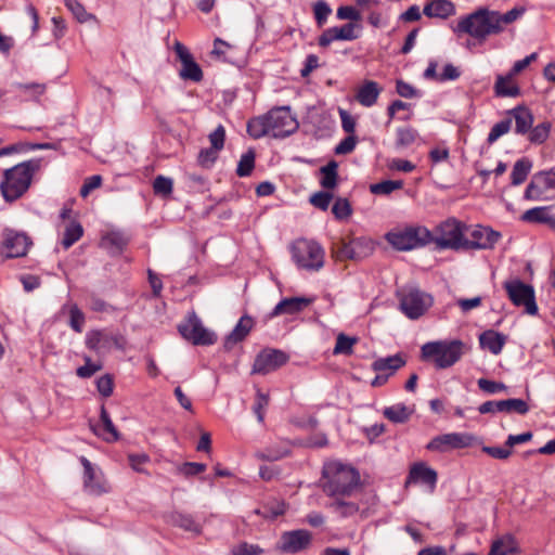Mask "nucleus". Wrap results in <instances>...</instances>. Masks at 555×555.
I'll return each mask as SVG.
<instances>
[{
    "mask_svg": "<svg viewBox=\"0 0 555 555\" xmlns=\"http://www.w3.org/2000/svg\"><path fill=\"white\" fill-rule=\"evenodd\" d=\"M418 138V132L412 127H400L396 131L395 147L402 151L411 146Z\"/></svg>",
    "mask_w": 555,
    "mask_h": 555,
    "instance_id": "obj_40",
    "label": "nucleus"
},
{
    "mask_svg": "<svg viewBox=\"0 0 555 555\" xmlns=\"http://www.w3.org/2000/svg\"><path fill=\"white\" fill-rule=\"evenodd\" d=\"M456 31L468 34L478 40H485L490 35L500 34L501 28L498 26V21L494 20L493 11L481 8L461 18Z\"/></svg>",
    "mask_w": 555,
    "mask_h": 555,
    "instance_id": "obj_5",
    "label": "nucleus"
},
{
    "mask_svg": "<svg viewBox=\"0 0 555 555\" xmlns=\"http://www.w3.org/2000/svg\"><path fill=\"white\" fill-rule=\"evenodd\" d=\"M289 454H291V442L282 441L276 444L269 446L261 451H258L256 453V456L259 460L273 462V461H279L283 457H286Z\"/></svg>",
    "mask_w": 555,
    "mask_h": 555,
    "instance_id": "obj_33",
    "label": "nucleus"
},
{
    "mask_svg": "<svg viewBox=\"0 0 555 555\" xmlns=\"http://www.w3.org/2000/svg\"><path fill=\"white\" fill-rule=\"evenodd\" d=\"M100 420V425L90 424L91 430L106 442L117 441L119 439V433L104 405H101Z\"/></svg>",
    "mask_w": 555,
    "mask_h": 555,
    "instance_id": "obj_23",
    "label": "nucleus"
},
{
    "mask_svg": "<svg viewBox=\"0 0 555 555\" xmlns=\"http://www.w3.org/2000/svg\"><path fill=\"white\" fill-rule=\"evenodd\" d=\"M169 521L171 525L193 534L202 533V524L191 514L173 512L169 515Z\"/></svg>",
    "mask_w": 555,
    "mask_h": 555,
    "instance_id": "obj_29",
    "label": "nucleus"
},
{
    "mask_svg": "<svg viewBox=\"0 0 555 555\" xmlns=\"http://www.w3.org/2000/svg\"><path fill=\"white\" fill-rule=\"evenodd\" d=\"M505 343L506 336L493 330L486 331L479 336L480 347L495 356L501 353Z\"/></svg>",
    "mask_w": 555,
    "mask_h": 555,
    "instance_id": "obj_28",
    "label": "nucleus"
},
{
    "mask_svg": "<svg viewBox=\"0 0 555 555\" xmlns=\"http://www.w3.org/2000/svg\"><path fill=\"white\" fill-rule=\"evenodd\" d=\"M102 369V365L91 361L90 357H85V365L77 369V375L81 378H89Z\"/></svg>",
    "mask_w": 555,
    "mask_h": 555,
    "instance_id": "obj_59",
    "label": "nucleus"
},
{
    "mask_svg": "<svg viewBox=\"0 0 555 555\" xmlns=\"http://www.w3.org/2000/svg\"><path fill=\"white\" fill-rule=\"evenodd\" d=\"M477 384L480 390L489 395H494L507 390V386L505 384L501 382L490 380L487 378H479Z\"/></svg>",
    "mask_w": 555,
    "mask_h": 555,
    "instance_id": "obj_55",
    "label": "nucleus"
},
{
    "mask_svg": "<svg viewBox=\"0 0 555 555\" xmlns=\"http://www.w3.org/2000/svg\"><path fill=\"white\" fill-rule=\"evenodd\" d=\"M337 259L359 260L366 257L372 250L373 245L365 238H354L350 242H340L333 248Z\"/></svg>",
    "mask_w": 555,
    "mask_h": 555,
    "instance_id": "obj_17",
    "label": "nucleus"
},
{
    "mask_svg": "<svg viewBox=\"0 0 555 555\" xmlns=\"http://www.w3.org/2000/svg\"><path fill=\"white\" fill-rule=\"evenodd\" d=\"M412 410L402 403L388 406L384 410V416L393 423H405L411 414Z\"/></svg>",
    "mask_w": 555,
    "mask_h": 555,
    "instance_id": "obj_41",
    "label": "nucleus"
},
{
    "mask_svg": "<svg viewBox=\"0 0 555 555\" xmlns=\"http://www.w3.org/2000/svg\"><path fill=\"white\" fill-rule=\"evenodd\" d=\"M332 212L336 219H347L352 212L349 201L347 198L338 197L332 207Z\"/></svg>",
    "mask_w": 555,
    "mask_h": 555,
    "instance_id": "obj_52",
    "label": "nucleus"
},
{
    "mask_svg": "<svg viewBox=\"0 0 555 555\" xmlns=\"http://www.w3.org/2000/svg\"><path fill=\"white\" fill-rule=\"evenodd\" d=\"M504 288L508 298L515 306H524L528 314L534 315L538 312V306L534 298V289L520 280L506 281Z\"/></svg>",
    "mask_w": 555,
    "mask_h": 555,
    "instance_id": "obj_13",
    "label": "nucleus"
},
{
    "mask_svg": "<svg viewBox=\"0 0 555 555\" xmlns=\"http://www.w3.org/2000/svg\"><path fill=\"white\" fill-rule=\"evenodd\" d=\"M173 181L164 176H157L153 182V190L156 195L169 196L172 193Z\"/></svg>",
    "mask_w": 555,
    "mask_h": 555,
    "instance_id": "obj_51",
    "label": "nucleus"
},
{
    "mask_svg": "<svg viewBox=\"0 0 555 555\" xmlns=\"http://www.w3.org/2000/svg\"><path fill=\"white\" fill-rule=\"evenodd\" d=\"M396 91L400 96L405 99H413L420 95L418 91L412 85L403 80H397Z\"/></svg>",
    "mask_w": 555,
    "mask_h": 555,
    "instance_id": "obj_63",
    "label": "nucleus"
},
{
    "mask_svg": "<svg viewBox=\"0 0 555 555\" xmlns=\"http://www.w3.org/2000/svg\"><path fill=\"white\" fill-rule=\"evenodd\" d=\"M262 550L258 545L248 544L246 542L238 544L233 548V555H259Z\"/></svg>",
    "mask_w": 555,
    "mask_h": 555,
    "instance_id": "obj_64",
    "label": "nucleus"
},
{
    "mask_svg": "<svg viewBox=\"0 0 555 555\" xmlns=\"http://www.w3.org/2000/svg\"><path fill=\"white\" fill-rule=\"evenodd\" d=\"M313 13L318 26H323L328 15L332 13V9L325 1L320 0L314 3Z\"/></svg>",
    "mask_w": 555,
    "mask_h": 555,
    "instance_id": "obj_56",
    "label": "nucleus"
},
{
    "mask_svg": "<svg viewBox=\"0 0 555 555\" xmlns=\"http://www.w3.org/2000/svg\"><path fill=\"white\" fill-rule=\"evenodd\" d=\"M357 343L356 337H349L345 334H339L336 338V344L333 350L334 354H351L352 347Z\"/></svg>",
    "mask_w": 555,
    "mask_h": 555,
    "instance_id": "obj_47",
    "label": "nucleus"
},
{
    "mask_svg": "<svg viewBox=\"0 0 555 555\" xmlns=\"http://www.w3.org/2000/svg\"><path fill=\"white\" fill-rule=\"evenodd\" d=\"M399 298L401 311L412 320L422 317L433 305V297L418 288L403 289Z\"/></svg>",
    "mask_w": 555,
    "mask_h": 555,
    "instance_id": "obj_9",
    "label": "nucleus"
},
{
    "mask_svg": "<svg viewBox=\"0 0 555 555\" xmlns=\"http://www.w3.org/2000/svg\"><path fill=\"white\" fill-rule=\"evenodd\" d=\"M382 92V88L376 81L365 80L357 90L356 100L364 107H371L376 102Z\"/></svg>",
    "mask_w": 555,
    "mask_h": 555,
    "instance_id": "obj_27",
    "label": "nucleus"
},
{
    "mask_svg": "<svg viewBox=\"0 0 555 555\" xmlns=\"http://www.w3.org/2000/svg\"><path fill=\"white\" fill-rule=\"evenodd\" d=\"M387 242L397 250H411L431 242V232L425 227H410L386 234Z\"/></svg>",
    "mask_w": 555,
    "mask_h": 555,
    "instance_id": "obj_8",
    "label": "nucleus"
},
{
    "mask_svg": "<svg viewBox=\"0 0 555 555\" xmlns=\"http://www.w3.org/2000/svg\"><path fill=\"white\" fill-rule=\"evenodd\" d=\"M501 236L500 232L489 227H468V230H465L464 250L492 249Z\"/></svg>",
    "mask_w": 555,
    "mask_h": 555,
    "instance_id": "obj_12",
    "label": "nucleus"
},
{
    "mask_svg": "<svg viewBox=\"0 0 555 555\" xmlns=\"http://www.w3.org/2000/svg\"><path fill=\"white\" fill-rule=\"evenodd\" d=\"M337 169L338 164L336 160H331L325 166L320 168V173L322 176L320 184L322 188L327 190L336 188L338 181Z\"/></svg>",
    "mask_w": 555,
    "mask_h": 555,
    "instance_id": "obj_38",
    "label": "nucleus"
},
{
    "mask_svg": "<svg viewBox=\"0 0 555 555\" xmlns=\"http://www.w3.org/2000/svg\"><path fill=\"white\" fill-rule=\"evenodd\" d=\"M82 225L77 221H70L65 228L64 236L61 242L63 247L68 249L82 236Z\"/></svg>",
    "mask_w": 555,
    "mask_h": 555,
    "instance_id": "obj_42",
    "label": "nucleus"
},
{
    "mask_svg": "<svg viewBox=\"0 0 555 555\" xmlns=\"http://www.w3.org/2000/svg\"><path fill=\"white\" fill-rule=\"evenodd\" d=\"M86 347L94 351L98 356H104L113 347L122 349L125 339L121 335L107 330H91L86 334Z\"/></svg>",
    "mask_w": 555,
    "mask_h": 555,
    "instance_id": "obj_10",
    "label": "nucleus"
},
{
    "mask_svg": "<svg viewBox=\"0 0 555 555\" xmlns=\"http://www.w3.org/2000/svg\"><path fill=\"white\" fill-rule=\"evenodd\" d=\"M403 188V181L401 180H384L378 183L370 185V191L375 195H388L396 190Z\"/></svg>",
    "mask_w": 555,
    "mask_h": 555,
    "instance_id": "obj_44",
    "label": "nucleus"
},
{
    "mask_svg": "<svg viewBox=\"0 0 555 555\" xmlns=\"http://www.w3.org/2000/svg\"><path fill=\"white\" fill-rule=\"evenodd\" d=\"M482 451L493 459L507 460L512 455V450L508 447H482Z\"/></svg>",
    "mask_w": 555,
    "mask_h": 555,
    "instance_id": "obj_62",
    "label": "nucleus"
},
{
    "mask_svg": "<svg viewBox=\"0 0 555 555\" xmlns=\"http://www.w3.org/2000/svg\"><path fill=\"white\" fill-rule=\"evenodd\" d=\"M254 324L255 323L251 317L247 314L243 315L232 332L225 337L224 348L230 350L234 345L244 340L254 327Z\"/></svg>",
    "mask_w": 555,
    "mask_h": 555,
    "instance_id": "obj_26",
    "label": "nucleus"
},
{
    "mask_svg": "<svg viewBox=\"0 0 555 555\" xmlns=\"http://www.w3.org/2000/svg\"><path fill=\"white\" fill-rule=\"evenodd\" d=\"M31 244L33 242L26 233L4 229L0 253L8 258L23 257L27 254Z\"/></svg>",
    "mask_w": 555,
    "mask_h": 555,
    "instance_id": "obj_14",
    "label": "nucleus"
},
{
    "mask_svg": "<svg viewBox=\"0 0 555 555\" xmlns=\"http://www.w3.org/2000/svg\"><path fill=\"white\" fill-rule=\"evenodd\" d=\"M69 317H70V320H69L70 327L75 332L81 333L82 326L85 323V314L82 313V311L75 305L70 308Z\"/></svg>",
    "mask_w": 555,
    "mask_h": 555,
    "instance_id": "obj_60",
    "label": "nucleus"
},
{
    "mask_svg": "<svg viewBox=\"0 0 555 555\" xmlns=\"http://www.w3.org/2000/svg\"><path fill=\"white\" fill-rule=\"evenodd\" d=\"M531 168H532V162L529 158L522 157V158L518 159L514 164L512 172H511L512 184L519 185V184L524 183L526 181L528 175L530 173Z\"/></svg>",
    "mask_w": 555,
    "mask_h": 555,
    "instance_id": "obj_39",
    "label": "nucleus"
},
{
    "mask_svg": "<svg viewBox=\"0 0 555 555\" xmlns=\"http://www.w3.org/2000/svg\"><path fill=\"white\" fill-rule=\"evenodd\" d=\"M298 121L289 106H279L267 114L251 118L247 122V132L254 139L264 135L285 138L298 129Z\"/></svg>",
    "mask_w": 555,
    "mask_h": 555,
    "instance_id": "obj_1",
    "label": "nucleus"
},
{
    "mask_svg": "<svg viewBox=\"0 0 555 555\" xmlns=\"http://www.w3.org/2000/svg\"><path fill=\"white\" fill-rule=\"evenodd\" d=\"M521 221L528 223H544L555 228V218L550 214V207L540 206L526 210L521 216Z\"/></svg>",
    "mask_w": 555,
    "mask_h": 555,
    "instance_id": "obj_32",
    "label": "nucleus"
},
{
    "mask_svg": "<svg viewBox=\"0 0 555 555\" xmlns=\"http://www.w3.org/2000/svg\"><path fill=\"white\" fill-rule=\"evenodd\" d=\"M544 191L541 189L535 179L532 177L530 183L527 185L524 198L527 201H539L542 198Z\"/></svg>",
    "mask_w": 555,
    "mask_h": 555,
    "instance_id": "obj_61",
    "label": "nucleus"
},
{
    "mask_svg": "<svg viewBox=\"0 0 555 555\" xmlns=\"http://www.w3.org/2000/svg\"><path fill=\"white\" fill-rule=\"evenodd\" d=\"M517 553V541L512 534H505L492 542L488 555H516Z\"/></svg>",
    "mask_w": 555,
    "mask_h": 555,
    "instance_id": "obj_34",
    "label": "nucleus"
},
{
    "mask_svg": "<svg viewBox=\"0 0 555 555\" xmlns=\"http://www.w3.org/2000/svg\"><path fill=\"white\" fill-rule=\"evenodd\" d=\"M478 411L480 414L488 413H517L525 415L529 411V406L525 400L513 398L499 401H486L479 405Z\"/></svg>",
    "mask_w": 555,
    "mask_h": 555,
    "instance_id": "obj_20",
    "label": "nucleus"
},
{
    "mask_svg": "<svg viewBox=\"0 0 555 555\" xmlns=\"http://www.w3.org/2000/svg\"><path fill=\"white\" fill-rule=\"evenodd\" d=\"M465 230H468V225L455 218H449L437 225L435 235L431 234V242L439 249L464 250Z\"/></svg>",
    "mask_w": 555,
    "mask_h": 555,
    "instance_id": "obj_7",
    "label": "nucleus"
},
{
    "mask_svg": "<svg viewBox=\"0 0 555 555\" xmlns=\"http://www.w3.org/2000/svg\"><path fill=\"white\" fill-rule=\"evenodd\" d=\"M218 153L219 151L214 147L201 150L197 156L198 165L204 168H209L218 158Z\"/></svg>",
    "mask_w": 555,
    "mask_h": 555,
    "instance_id": "obj_57",
    "label": "nucleus"
},
{
    "mask_svg": "<svg viewBox=\"0 0 555 555\" xmlns=\"http://www.w3.org/2000/svg\"><path fill=\"white\" fill-rule=\"evenodd\" d=\"M494 91L496 96H511L515 98L520 94L519 87L513 82V76L509 74L502 76H496V81L494 83Z\"/></svg>",
    "mask_w": 555,
    "mask_h": 555,
    "instance_id": "obj_37",
    "label": "nucleus"
},
{
    "mask_svg": "<svg viewBox=\"0 0 555 555\" xmlns=\"http://www.w3.org/2000/svg\"><path fill=\"white\" fill-rule=\"evenodd\" d=\"M467 346L460 339L429 341L422 346L423 360H431L439 370L454 365L466 352Z\"/></svg>",
    "mask_w": 555,
    "mask_h": 555,
    "instance_id": "obj_4",
    "label": "nucleus"
},
{
    "mask_svg": "<svg viewBox=\"0 0 555 555\" xmlns=\"http://www.w3.org/2000/svg\"><path fill=\"white\" fill-rule=\"evenodd\" d=\"M331 507L335 513L339 514L343 517L351 516L356 514L359 509L358 505L353 502H346L341 500H336L331 504Z\"/></svg>",
    "mask_w": 555,
    "mask_h": 555,
    "instance_id": "obj_54",
    "label": "nucleus"
},
{
    "mask_svg": "<svg viewBox=\"0 0 555 555\" xmlns=\"http://www.w3.org/2000/svg\"><path fill=\"white\" fill-rule=\"evenodd\" d=\"M183 338L197 346H209L216 343L217 336L214 332L207 330L201 319L192 313L178 326Z\"/></svg>",
    "mask_w": 555,
    "mask_h": 555,
    "instance_id": "obj_11",
    "label": "nucleus"
},
{
    "mask_svg": "<svg viewBox=\"0 0 555 555\" xmlns=\"http://www.w3.org/2000/svg\"><path fill=\"white\" fill-rule=\"evenodd\" d=\"M512 127V118H505L491 128L487 141L489 144L494 143L496 140H499L502 135L506 134Z\"/></svg>",
    "mask_w": 555,
    "mask_h": 555,
    "instance_id": "obj_48",
    "label": "nucleus"
},
{
    "mask_svg": "<svg viewBox=\"0 0 555 555\" xmlns=\"http://www.w3.org/2000/svg\"><path fill=\"white\" fill-rule=\"evenodd\" d=\"M286 505L282 501H272L266 504L262 509H257V514H261L266 518L274 519L285 513Z\"/></svg>",
    "mask_w": 555,
    "mask_h": 555,
    "instance_id": "obj_46",
    "label": "nucleus"
},
{
    "mask_svg": "<svg viewBox=\"0 0 555 555\" xmlns=\"http://www.w3.org/2000/svg\"><path fill=\"white\" fill-rule=\"evenodd\" d=\"M41 168V159L22 162L5 169L0 182V191L5 202L12 203L29 189L34 175Z\"/></svg>",
    "mask_w": 555,
    "mask_h": 555,
    "instance_id": "obj_2",
    "label": "nucleus"
},
{
    "mask_svg": "<svg viewBox=\"0 0 555 555\" xmlns=\"http://www.w3.org/2000/svg\"><path fill=\"white\" fill-rule=\"evenodd\" d=\"M292 257L298 268L319 271L324 266L325 251L315 241L299 238L291 246Z\"/></svg>",
    "mask_w": 555,
    "mask_h": 555,
    "instance_id": "obj_6",
    "label": "nucleus"
},
{
    "mask_svg": "<svg viewBox=\"0 0 555 555\" xmlns=\"http://www.w3.org/2000/svg\"><path fill=\"white\" fill-rule=\"evenodd\" d=\"M428 17L448 18L455 13L454 4L449 0H431L423 10Z\"/></svg>",
    "mask_w": 555,
    "mask_h": 555,
    "instance_id": "obj_30",
    "label": "nucleus"
},
{
    "mask_svg": "<svg viewBox=\"0 0 555 555\" xmlns=\"http://www.w3.org/2000/svg\"><path fill=\"white\" fill-rule=\"evenodd\" d=\"M288 361V356L278 349H264L257 354L254 361L253 374L266 375L271 373Z\"/></svg>",
    "mask_w": 555,
    "mask_h": 555,
    "instance_id": "obj_16",
    "label": "nucleus"
},
{
    "mask_svg": "<svg viewBox=\"0 0 555 555\" xmlns=\"http://www.w3.org/2000/svg\"><path fill=\"white\" fill-rule=\"evenodd\" d=\"M175 52L181 62L180 77L184 80L199 82L203 79V70L189 50L182 43L176 42Z\"/></svg>",
    "mask_w": 555,
    "mask_h": 555,
    "instance_id": "obj_18",
    "label": "nucleus"
},
{
    "mask_svg": "<svg viewBox=\"0 0 555 555\" xmlns=\"http://www.w3.org/2000/svg\"><path fill=\"white\" fill-rule=\"evenodd\" d=\"M509 114L515 119L516 133H518V134L528 133L533 124V116H532L531 112L524 106H517V107L513 108L509 112Z\"/></svg>",
    "mask_w": 555,
    "mask_h": 555,
    "instance_id": "obj_35",
    "label": "nucleus"
},
{
    "mask_svg": "<svg viewBox=\"0 0 555 555\" xmlns=\"http://www.w3.org/2000/svg\"><path fill=\"white\" fill-rule=\"evenodd\" d=\"M525 13L524 8H513L508 12L501 14L498 11H493L494 20L498 21V26L501 28V31L503 30L504 24H511L515 22L517 18H519Z\"/></svg>",
    "mask_w": 555,
    "mask_h": 555,
    "instance_id": "obj_49",
    "label": "nucleus"
},
{
    "mask_svg": "<svg viewBox=\"0 0 555 555\" xmlns=\"http://www.w3.org/2000/svg\"><path fill=\"white\" fill-rule=\"evenodd\" d=\"M255 166V154L253 151H248L247 153L241 156V159L237 164L236 175L238 177H247L250 175Z\"/></svg>",
    "mask_w": 555,
    "mask_h": 555,
    "instance_id": "obj_50",
    "label": "nucleus"
},
{
    "mask_svg": "<svg viewBox=\"0 0 555 555\" xmlns=\"http://www.w3.org/2000/svg\"><path fill=\"white\" fill-rule=\"evenodd\" d=\"M535 179V182L539 183L541 189L545 192L547 190L555 189V171H540L532 176Z\"/></svg>",
    "mask_w": 555,
    "mask_h": 555,
    "instance_id": "obj_53",
    "label": "nucleus"
},
{
    "mask_svg": "<svg viewBox=\"0 0 555 555\" xmlns=\"http://www.w3.org/2000/svg\"><path fill=\"white\" fill-rule=\"evenodd\" d=\"M332 199L333 195L331 193L320 191L311 195L310 203L321 210H327Z\"/></svg>",
    "mask_w": 555,
    "mask_h": 555,
    "instance_id": "obj_58",
    "label": "nucleus"
},
{
    "mask_svg": "<svg viewBox=\"0 0 555 555\" xmlns=\"http://www.w3.org/2000/svg\"><path fill=\"white\" fill-rule=\"evenodd\" d=\"M404 365L405 359L400 353H397L393 356L376 359L372 363V370L379 373L388 371L387 375L391 376Z\"/></svg>",
    "mask_w": 555,
    "mask_h": 555,
    "instance_id": "obj_31",
    "label": "nucleus"
},
{
    "mask_svg": "<svg viewBox=\"0 0 555 555\" xmlns=\"http://www.w3.org/2000/svg\"><path fill=\"white\" fill-rule=\"evenodd\" d=\"M361 26L347 23L340 27H331L325 29L318 39L320 47H328L333 41L345 40L351 41L360 37Z\"/></svg>",
    "mask_w": 555,
    "mask_h": 555,
    "instance_id": "obj_21",
    "label": "nucleus"
},
{
    "mask_svg": "<svg viewBox=\"0 0 555 555\" xmlns=\"http://www.w3.org/2000/svg\"><path fill=\"white\" fill-rule=\"evenodd\" d=\"M312 302L311 298L307 297H289L282 299L272 310L270 317H278L280 314H295L302 311Z\"/></svg>",
    "mask_w": 555,
    "mask_h": 555,
    "instance_id": "obj_25",
    "label": "nucleus"
},
{
    "mask_svg": "<svg viewBox=\"0 0 555 555\" xmlns=\"http://www.w3.org/2000/svg\"><path fill=\"white\" fill-rule=\"evenodd\" d=\"M424 483L435 489L437 483V473L424 463L415 464L411 467L406 483Z\"/></svg>",
    "mask_w": 555,
    "mask_h": 555,
    "instance_id": "obj_24",
    "label": "nucleus"
},
{
    "mask_svg": "<svg viewBox=\"0 0 555 555\" xmlns=\"http://www.w3.org/2000/svg\"><path fill=\"white\" fill-rule=\"evenodd\" d=\"M311 534L307 530L284 532L279 548L284 553L295 554L309 546Z\"/></svg>",
    "mask_w": 555,
    "mask_h": 555,
    "instance_id": "obj_22",
    "label": "nucleus"
},
{
    "mask_svg": "<svg viewBox=\"0 0 555 555\" xmlns=\"http://www.w3.org/2000/svg\"><path fill=\"white\" fill-rule=\"evenodd\" d=\"M129 237L120 231H111L106 233L101 241V245L112 254H119L127 246Z\"/></svg>",
    "mask_w": 555,
    "mask_h": 555,
    "instance_id": "obj_36",
    "label": "nucleus"
},
{
    "mask_svg": "<svg viewBox=\"0 0 555 555\" xmlns=\"http://www.w3.org/2000/svg\"><path fill=\"white\" fill-rule=\"evenodd\" d=\"M550 131H551V124L550 122H542V124H539L537 125L535 127H531V129L529 130V141L531 143H534V144H542L544 143L548 135H550Z\"/></svg>",
    "mask_w": 555,
    "mask_h": 555,
    "instance_id": "obj_45",
    "label": "nucleus"
},
{
    "mask_svg": "<svg viewBox=\"0 0 555 555\" xmlns=\"http://www.w3.org/2000/svg\"><path fill=\"white\" fill-rule=\"evenodd\" d=\"M64 4L79 23L96 20L95 15L88 13L85 5L78 0H64Z\"/></svg>",
    "mask_w": 555,
    "mask_h": 555,
    "instance_id": "obj_43",
    "label": "nucleus"
},
{
    "mask_svg": "<svg viewBox=\"0 0 555 555\" xmlns=\"http://www.w3.org/2000/svg\"><path fill=\"white\" fill-rule=\"evenodd\" d=\"M80 463L83 467V486L86 490L94 495H100L109 491V487L92 463L85 456L80 457Z\"/></svg>",
    "mask_w": 555,
    "mask_h": 555,
    "instance_id": "obj_19",
    "label": "nucleus"
},
{
    "mask_svg": "<svg viewBox=\"0 0 555 555\" xmlns=\"http://www.w3.org/2000/svg\"><path fill=\"white\" fill-rule=\"evenodd\" d=\"M475 437L466 433H450L434 437L426 449L434 452L446 453L454 449H463L473 444Z\"/></svg>",
    "mask_w": 555,
    "mask_h": 555,
    "instance_id": "obj_15",
    "label": "nucleus"
},
{
    "mask_svg": "<svg viewBox=\"0 0 555 555\" xmlns=\"http://www.w3.org/2000/svg\"><path fill=\"white\" fill-rule=\"evenodd\" d=\"M323 477L327 479L323 490L330 496L349 494L360 480V475L353 467L340 462L326 464L323 468Z\"/></svg>",
    "mask_w": 555,
    "mask_h": 555,
    "instance_id": "obj_3",
    "label": "nucleus"
}]
</instances>
